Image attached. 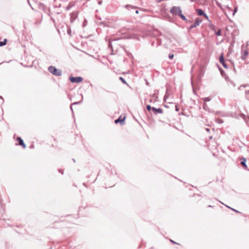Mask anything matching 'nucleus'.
I'll return each instance as SVG.
<instances>
[{
	"instance_id": "f257e3e1",
	"label": "nucleus",
	"mask_w": 249,
	"mask_h": 249,
	"mask_svg": "<svg viewBox=\"0 0 249 249\" xmlns=\"http://www.w3.org/2000/svg\"><path fill=\"white\" fill-rule=\"evenodd\" d=\"M170 12L172 14L175 15H179L181 19L186 21L187 22H190V21L188 20L185 16L181 14V10L179 7L174 6L171 10Z\"/></svg>"
},
{
	"instance_id": "f03ea898",
	"label": "nucleus",
	"mask_w": 249,
	"mask_h": 249,
	"mask_svg": "<svg viewBox=\"0 0 249 249\" xmlns=\"http://www.w3.org/2000/svg\"><path fill=\"white\" fill-rule=\"evenodd\" d=\"M48 70L50 73L55 76H61L62 73L60 70H58L53 66H49Z\"/></svg>"
},
{
	"instance_id": "7ed1b4c3",
	"label": "nucleus",
	"mask_w": 249,
	"mask_h": 249,
	"mask_svg": "<svg viewBox=\"0 0 249 249\" xmlns=\"http://www.w3.org/2000/svg\"><path fill=\"white\" fill-rule=\"evenodd\" d=\"M248 55V49L247 46H243L242 47V55L241 58L242 59H245L247 56Z\"/></svg>"
},
{
	"instance_id": "20e7f679",
	"label": "nucleus",
	"mask_w": 249,
	"mask_h": 249,
	"mask_svg": "<svg viewBox=\"0 0 249 249\" xmlns=\"http://www.w3.org/2000/svg\"><path fill=\"white\" fill-rule=\"evenodd\" d=\"M202 21V20L200 19V18H196L195 20V23L194 24L192 25L189 29H192L194 28H195L198 26Z\"/></svg>"
},
{
	"instance_id": "39448f33",
	"label": "nucleus",
	"mask_w": 249,
	"mask_h": 249,
	"mask_svg": "<svg viewBox=\"0 0 249 249\" xmlns=\"http://www.w3.org/2000/svg\"><path fill=\"white\" fill-rule=\"evenodd\" d=\"M125 119V116L124 115V116L121 115L118 119H117L115 121V124H118V123L123 124L124 122Z\"/></svg>"
},
{
	"instance_id": "423d86ee",
	"label": "nucleus",
	"mask_w": 249,
	"mask_h": 249,
	"mask_svg": "<svg viewBox=\"0 0 249 249\" xmlns=\"http://www.w3.org/2000/svg\"><path fill=\"white\" fill-rule=\"evenodd\" d=\"M17 141L18 142L19 145L22 146L23 148H26V144L24 143L23 140L19 137H18L17 139Z\"/></svg>"
},
{
	"instance_id": "0eeeda50",
	"label": "nucleus",
	"mask_w": 249,
	"mask_h": 249,
	"mask_svg": "<svg viewBox=\"0 0 249 249\" xmlns=\"http://www.w3.org/2000/svg\"><path fill=\"white\" fill-rule=\"evenodd\" d=\"M152 110L155 114H157V113H162L163 112L162 110L160 108H156L155 107H152Z\"/></svg>"
},
{
	"instance_id": "6e6552de",
	"label": "nucleus",
	"mask_w": 249,
	"mask_h": 249,
	"mask_svg": "<svg viewBox=\"0 0 249 249\" xmlns=\"http://www.w3.org/2000/svg\"><path fill=\"white\" fill-rule=\"evenodd\" d=\"M69 80L71 83H78V77L71 76L69 77Z\"/></svg>"
},
{
	"instance_id": "1a4fd4ad",
	"label": "nucleus",
	"mask_w": 249,
	"mask_h": 249,
	"mask_svg": "<svg viewBox=\"0 0 249 249\" xmlns=\"http://www.w3.org/2000/svg\"><path fill=\"white\" fill-rule=\"evenodd\" d=\"M196 13L199 16H204L205 15V13H204L202 9H198L196 10Z\"/></svg>"
},
{
	"instance_id": "9d476101",
	"label": "nucleus",
	"mask_w": 249,
	"mask_h": 249,
	"mask_svg": "<svg viewBox=\"0 0 249 249\" xmlns=\"http://www.w3.org/2000/svg\"><path fill=\"white\" fill-rule=\"evenodd\" d=\"M219 61L220 63H224V54L223 53H222L220 55V58H219Z\"/></svg>"
},
{
	"instance_id": "9b49d317",
	"label": "nucleus",
	"mask_w": 249,
	"mask_h": 249,
	"mask_svg": "<svg viewBox=\"0 0 249 249\" xmlns=\"http://www.w3.org/2000/svg\"><path fill=\"white\" fill-rule=\"evenodd\" d=\"M246 159H243V160L241 161V165L245 168H247V166L246 164Z\"/></svg>"
},
{
	"instance_id": "f8f14e48",
	"label": "nucleus",
	"mask_w": 249,
	"mask_h": 249,
	"mask_svg": "<svg viewBox=\"0 0 249 249\" xmlns=\"http://www.w3.org/2000/svg\"><path fill=\"white\" fill-rule=\"evenodd\" d=\"M78 105V102H75L71 104V107H70L71 109V112L72 113V115H73V117H74V114H73V109H72V106L73 105Z\"/></svg>"
},
{
	"instance_id": "ddd939ff",
	"label": "nucleus",
	"mask_w": 249,
	"mask_h": 249,
	"mask_svg": "<svg viewBox=\"0 0 249 249\" xmlns=\"http://www.w3.org/2000/svg\"><path fill=\"white\" fill-rule=\"evenodd\" d=\"M245 97H246L247 100L249 101V90L246 91V92H245Z\"/></svg>"
},
{
	"instance_id": "4468645a",
	"label": "nucleus",
	"mask_w": 249,
	"mask_h": 249,
	"mask_svg": "<svg viewBox=\"0 0 249 249\" xmlns=\"http://www.w3.org/2000/svg\"><path fill=\"white\" fill-rule=\"evenodd\" d=\"M7 40L4 39L3 41H0V46H3L5 45Z\"/></svg>"
},
{
	"instance_id": "2eb2a0df",
	"label": "nucleus",
	"mask_w": 249,
	"mask_h": 249,
	"mask_svg": "<svg viewBox=\"0 0 249 249\" xmlns=\"http://www.w3.org/2000/svg\"><path fill=\"white\" fill-rule=\"evenodd\" d=\"M210 100H211L210 98H209L208 97V98H205L204 99V102H205V103L204 104V108H205V107L206 106V104L205 102L206 101H210Z\"/></svg>"
},
{
	"instance_id": "dca6fc26",
	"label": "nucleus",
	"mask_w": 249,
	"mask_h": 249,
	"mask_svg": "<svg viewBox=\"0 0 249 249\" xmlns=\"http://www.w3.org/2000/svg\"><path fill=\"white\" fill-rule=\"evenodd\" d=\"M247 87V85H241L238 87V89L240 90L242 87L246 88Z\"/></svg>"
},
{
	"instance_id": "f3484780",
	"label": "nucleus",
	"mask_w": 249,
	"mask_h": 249,
	"mask_svg": "<svg viewBox=\"0 0 249 249\" xmlns=\"http://www.w3.org/2000/svg\"><path fill=\"white\" fill-rule=\"evenodd\" d=\"M174 56V55L172 53H170V54H169V58H170V59L173 58Z\"/></svg>"
},
{
	"instance_id": "a211bd4d",
	"label": "nucleus",
	"mask_w": 249,
	"mask_h": 249,
	"mask_svg": "<svg viewBox=\"0 0 249 249\" xmlns=\"http://www.w3.org/2000/svg\"><path fill=\"white\" fill-rule=\"evenodd\" d=\"M216 36H220L221 35V31L219 30L216 33Z\"/></svg>"
},
{
	"instance_id": "6ab92c4d",
	"label": "nucleus",
	"mask_w": 249,
	"mask_h": 249,
	"mask_svg": "<svg viewBox=\"0 0 249 249\" xmlns=\"http://www.w3.org/2000/svg\"><path fill=\"white\" fill-rule=\"evenodd\" d=\"M221 64L224 67H225V68H227V66L226 64L225 61H224V63H221Z\"/></svg>"
},
{
	"instance_id": "aec40b11",
	"label": "nucleus",
	"mask_w": 249,
	"mask_h": 249,
	"mask_svg": "<svg viewBox=\"0 0 249 249\" xmlns=\"http://www.w3.org/2000/svg\"><path fill=\"white\" fill-rule=\"evenodd\" d=\"M120 80H121V81H122L124 83V84H126V82H125V81L124 79V78H123V77H120Z\"/></svg>"
},
{
	"instance_id": "412c9836",
	"label": "nucleus",
	"mask_w": 249,
	"mask_h": 249,
	"mask_svg": "<svg viewBox=\"0 0 249 249\" xmlns=\"http://www.w3.org/2000/svg\"><path fill=\"white\" fill-rule=\"evenodd\" d=\"M237 7H235L234 9V11H233V16L234 15L235 13L237 12Z\"/></svg>"
},
{
	"instance_id": "4be33fe9",
	"label": "nucleus",
	"mask_w": 249,
	"mask_h": 249,
	"mask_svg": "<svg viewBox=\"0 0 249 249\" xmlns=\"http://www.w3.org/2000/svg\"><path fill=\"white\" fill-rule=\"evenodd\" d=\"M146 108H147V110H148L149 111H150L152 108H151V107L150 105H147L146 107Z\"/></svg>"
},
{
	"instance_id": "5701e85b",
	"label": "nucleus",
	"mask_w": 249,
	"mask_h": 249,
	"mask_svg": "<svg viewBox=\"0 0 249 249\" xmlns=\"http://www.w3.org/2000/svg\"><path fill=\"white\" fill-rule=\"evenodd\" d=\"M68 34H69L70 36H71V30H70V29H68Z\"/></svg>"
},
{
	"instance_id": "b1692460",
	"label": "nucleus",
	"mask_w": 249,
	"mask_h": 249,
	"mask_svg": "<svg viewBox=\"0 0 249 249\" xmlns=\"http://www.w3.org/2000/svg\"><path fill=\"white\" fill-rule=\"evenodd\" d=\"M58 172L60 173H61L62 174H63V170H62V169H59L58 170Z\"/></svg>"
},
{
	"instance_id": "393cba45",
	"label": "nucleus",
	"mask_w": 249,
	"mask_h": 249,
	"mask_svg": "<svg viewBox=\"0 0 249 249\" xmlns=\"http://www.w3.org/2000/svg\"><path fill=\"white\" fill-rule=\"evenodd\" d=\"M204 17H205V18L207 19V20H209V18H208V17L205 14V15H204Z\"/></svg>"
},
{
	"instance_id": "a878e982",
	"label": "nucleus",
	"mask_w": 249,
	"mask_h": 249,
	"mask_svg": "<svg viewBox=\"0 0 249 249\" xmlns=\"http://www.w3.org/2000/svg\"><path fill=\"white\" fill-rule=\"evenodd\" d=\"M82 80V78L80 77H79V82H81Z\"/></svg>"
},
{
	"instance_id": "bb28decb",
	"label": "nucleus",
	"mask_w": 249,
	"mask_h": 249,
	"mask_svg": "<svg viewBox=\"0 0 249 249\" xmlns=\"http://www.w3.org/2000/svg\"><path fill=\"white\" fill-rule=\"evenodd\" d=\"M86 22H87L84 21V24H83V26H86Z\"/></svg>"
},
{
	"instance_id": "cd10ccee",
	"label": "nucleus",
	"mask_w": 249,
	"mask_h": 249,
	"mask_svg": "<svg viewBox=\"0 0 249 249\" xmlns=\"http://www.w3.org/2000/svg\"><path fill=\"white\" fill-rule=\"evenodd\" d=\"M72 160L74 162H75L76 160L74 159H72Z\"/></svg>"
},
{
	"instance_id": "c85d7f7f",
	"label": "nucleus",
	"mask_w": 249,
	"mask_h": 249,
	"mask_svg": "<svg viewBox=\"0 0 249 249\" xmlns=\"http://www.w3.org/2000/svg\"><path fill=\"white\" fill-rule=\"evenodd\" d=\"M136 13H138V11H136Z\"/></svg>"
}]
</instances>
